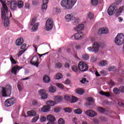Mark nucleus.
Returning <instances> with one entry per match:
<instances>
[{"instance_id": "473e14b6", "label": "nucleus", "mask_w": 124, "mask_h": 124, "mask_svg": "<svg viewBox=\"0 0 124 124\" xmlns=\"http://www.w3.org/2000/svg\"><path fill=\"white\" fill-rule=\"evenodd\" d=\"M49 91L50 93H54L56 91V87L51 86L49 87Z\"/></svg>"}, {"instance_id": "20e7f679", "label": "nucleus", "mask_w": 124, "mask_h": 124, "mask_svg": "<svg viewBox=\"0 0 124 124\" xmlns=\"http://www.w3.org/2000/svg\"><path fill=\"white\" fill-rule=\"evenodd\" d=\"M115 43L117 45H121L122 43L124 42V33H120L117 35V36L115 38Z\"/></svg>"}, {"instance_id": "6e6d98bb", "label": "nucleus", "mask_w": 124, "mask_h": 124, "mask_svg": "<svg viewBox=\"0 0 124 124\" xmlns=\"http://www.w3.org/2000/svg\"><path fill=\"white\" fill-rule=\"evenodd\" d=\"M5 2L7 3V4L9 5L13 2V1H12V0H5Z\"/></svg>"}, {"instance_id": "1a4fd4ad", "label": "nucleus", "mask_w": 124, "mask_h": 124, "mask_svg": "<svg viewBox=\"0 0 124 124\" xmlns=\"http://www.w3.org/2000/svg\"><path fill=\"white\" fill-rule=\"evenodd\" d=\"M38 57L37 56H34L30 61V63L32 65H34L36 67H38L39 65V62H38Z\"/></svg>"}, {"instance_id": "69168bd1", "label": "nucleus", "mask_w": 124, "mask_h": 124, "mask_svg": "<svg viewBox=\"0 0 124 124\" xmlns=\"http://www.w3.org/2000/svg\"><path fill=\"white\" fill-rule=\"evenodd\" d=\"M25 8L30 9V4L29 3H25Z\"/></svg>"}, {"instance_id": "79ce46f5", "label": "nucleus", "mask_w": 124, "mask_h": 124, "mask_svg": "<svg viewBox=\"0 0 124 124\" xmlns=\"http://www.w3.org/2000/svg\"><path fill=\"white\" fill-rule=\"evenodd\" d=\"M17 88L18 89L19 92H22L23 91V87L22 86H21V84H20V83L18 82L17 84Z\"/></svg>"}, {"instance_id": "e2e57ef3", "label": "nucleus", "mask_w": 124, "mask_h": 124, "mask_svg": "<svg viewBox=\"0 0 124 124\" xmlns=\"http://www.w3.org/2000/svg\"><path fill=\"white\" fill-rule=\"evenodd\" d=\"M118 105L119 106H122V107H124V104L122 102H119L118 103Z\"/></svg>"}, {"instance_id": "ddd939ff", "label": "nucleus", "mask_w": 124, "mask_h": 124, "mask_svg": "<svg viewBox=\"0 0 124 124\" xmlns=\"http://www.w3.org/2000/svg\"><path fill=\"white\" fill-rule=\"evenodd\" d=\"M39 93H40L43 99H45L48 97V95L46 94V91L43 89L39 91Z\"/></svg>"}, {"instance_id": "13d9d810", "label": "nucleus", "mask_w": 124, "mask_h": 124, "mask_svg": "<svg viewBox=\"0 0 124 124\" xmlns=\"http://www.w3.org/2000/svg\"><path fill=\"white\" fill-rule=\"evenodd\" d=\"M86 81H87V79H86V78H82L81 80L80 81V82L82 84H85V83H86Z\"/></svg>"}, {"instance_id": "338daca9", "label": "nucleus", "mask_w": 124, "mask_h": 124, "mask_svg": "<svg viewBox=\"0 0 124 124\" xmlns=\"http://www.w3.org/2000/svg\"><path fill=\"white\" fill-rule=\"evenodd\" d=\"M48 1V0H43V4H47Z\"/></svg>"}, {"instance_id": "de8ad7c7", "label": "nucleus", "mask_w": 124, "mask_h": 124, "mask_svg": "<svg viewBox=\"0 0 124 124\" xmlns=\"http://www.w3.org/2000/svg\"><path fill=\"white\" fill-rule=\"evenodd\" d=\"M56 86L58 87V88H60V89H63L64 88L63 85L62 83H56Z\"/></svg>"}, {"instance_id": "2eb2a0df", "label": "nucleus", "mask_w": 124, "mask_h": 124, "mask_svg": "<svg viewBox=\"0 0 124 124\" xmlns=\"http://www.w3.org/2000/svg\"><path fill=\"white\" fill-rule=\"evenodd\" d=\"M83 38V32L82 31H78L77 33L75 34V39L76 40H79Z\"/></svg>"}, {"instance_id": "09e8293b", "label": "nucleus", "mask_w": 124, "mask_h": 124, "mask_svg": "<svg viewBox=\"0 0 124 124\" xmlns=\"http://www.w3.org/2000/svg\"><path fill=\"white\" fill-rule=\"evenodd\" d=\"M25 51H26V49H24V50L19 51L18 53V57H21V56H22V55H23V54L24 53V52Z\"/></svg>"}, {"instance_id": "9b49d317", "label": "nucleus", "mask_w": 124, "mask_h": 124, "mask_svg": "<svg viewBox=\"0 0 124 124\" xmlns=\"http://www.w3.org/2000/svg\"><path fill=\"white\" fill-rule=\"evenodd\" d=\"M46 119L47 121H49L47 124H55V122H54L56 120L55 116L49 115L47 116Z\"/></svg>"}, {"instance_id": "a19ab883", "label": "nucleus", "mask_w": 124, "mask_h": 124, "mask_svg": "<svg viewBox=\"0 0 124 124\" xmlns=\"http://www.w3.org/2000/svg\"><path fill=\"white\" fill-rule=\"evenodd\" d=\"M64 99L67 101H70L71 97L69 95H65L64 97Z\"/></svg>"}, {"instance_id": "f257e3e1", "label": "nucleus", "mask_w": 124, "mask_h": 124, "mask_svg": "<svg viewBox=\"0 0 124 124\" xmlns=\"http://www.w3.org/2000/svg\"><path fill=\"white\" fill-rule=\"evenodd\" d=\"M2 8L1 9V14L2 19L4 20V26L5 27H8L9 26V18H8V8L6 6V4L2 1V0H0Z\"/></svg>"}, {"instance_id": "cd10ccee", "label": "nucleus", "mask_w": 124, "mask_h": 124, "mask_svg": "<svg viewBox=\"0 0 124 124\" xmlns=\"http://www.w3.org/2000/svg\"><path fill=\"white\" fill-rule=\"evenodd\" d=\"M16 3H17L16 4L18 8H22V7L24 6V2H23V1L21 0H18Z\"/></svg>"}, {"instance_id": "4c0bfd02", "label": "nucleus", "mask_w": 124, "mask_h": 124, "mask_svg": "<svg viewBox=\"0 0 124 124\" xmlns=\"http://www.w3.org/2000/svg\"><path fill=\"white\" fill-rule=\"evenodd\" d=\"M39 119V116L38 115H36V116L34 117L32 119V123H36L37 122Z\"/></svg>"}, {"instance_id": "bf43d9fd", "label": "nucleus", "mask_w": 124, "mask_h": 124, "mask_svg": "<svg viewBox=\"0 0 124 124\" xmlns=\"http://www.w3.org/2000/svg\"><path fill=\"white\" fill-rule=\"evenodd\" d=\"M55 12H56V13H61V9L59 8H56Z\"/></svg>"}, {"instance_id": "b1692460", "label": "nucleus", "mask_w": 124, "mask_h": 124, "mask_svg": "<svg viewBox=\"0 0 124 124\" xmlns=\"http://www.w3.org/2000/svg\"><path fill=\"white\" fill-rule=\"evenodd\" d=\"M76 30L77 31H81L84 30V24H79L78 26L76 28Z\"/></svg>"}, {"instance_id": "6e6552de", "label": "nucleus", "mask_w": 124, "mask_h": 124, "mask_svg": "<svg viewBox=\"0 0 124 124\" xmlns=\"http://www.w3.org/2000/svg\"><path fill=\"white\" fill-rule=\"evenodd\" d=\"M15 102H16V99L15 98L8 99L5 102V106H6V107H9L12 106V105H13V104H15Z\"/></svg>"}, {"instance_id": "7ed1b4c3", "label": "nucleus", "mask_w": 124, "mask_h": 124, "mask_svg": "<svg viewBox=\"0 0 124 124\" xmlns=\"http://www.w3.org/2000/svg\"><path fill=\"white\" fill-rule=\"evenodd\" d=\"M12 87L11 85H7L5 87H0V94L1 96L6 97L9 94H11Z\"/></svg>"}, {"instance_id": "58836bf2", "label": "nucleus", "mask_w": 124, "mask_h": 124, "mask_svg": "<svg viewBox=\"0 0 124 124\" xmlns=\"http://www.w3.org/2000/svg\"><path fill=\"white\" fill-rule=\"evenodd\" d=\"M91 4L92 5H97L98 4V0H91Z\"/></svg>"}, {"instance_id": "052dcab7", "label": "nucleus", "mask_w": 124, "mask_h": 124, "mask_svg": "<svg viewBox=\"0 0 124 124\" xmlns=\"http://www.w3.org/2000/svg\"><path fill=\"white\" fill-rule=\"evenodd\" d=\"M65 68H69L70 67V64L68 63H65L64 64Z\"/></svg>"}, {"instance_id": "0eeeda50", "label": "nucleus", "mask_w": 124, "mask_h": 124, "mask_svg": "<svg viewBox=\"0 0 124 124\" xmlns=\"http://www.w3.org/2000/svg\"><path fill=\"white\" fill-rule=\"evenodd\" d=\"M53 26H54L53 19L51 18L47 19L46 23V31H51L53 29Z\"/></svg>"}, {"instance_id": "a18cd8bd", "label": "nucleus", "mask_w": 124, "mask_h": 124, "mask_svg": "<svg viewBox=\"0 0 124 124\" xmlns=\"http://www.w3.org/2000/svg\"><path fill=\"white\" fill-rule=\"evenodd\" d=\"M108 70L109 71H115L116 70V67L114 66H109L108 67Z\"/></svg>"}, {"instance_id": "0e129e2a", "label": "nucleus", "mask_w": 124, "mask_h": 124, "mask_svg": "<svg viewBox=\"0 0 124 124\" xmlns=\"http://www.w3.org/2000/svg\"><path fill=\"white\" fill-rule=\"evenodd\" d=\"M95 75L96 76V77H100L101 75L98 73V72L97 71H96L95 73Z\"/></svg>"}, {"instance_id": "a211bd4d", "label": "nucleus", "mask_w": 124, "mask_h": 124, "mask_svg": "<svg viewBox=\"0 0 124 124\" xmlns=\"http://www.w3.org/2000/svg\"><path fill=\"white\" fill-rule=\"evenodd\" d=\"M65 19H66V20H67L68 22H70L72 21V20H74V19H75V17L71 14H67V15H66Z\"/></svg>"}, {"instance_id": "c756f323", "label": "nucleus", "mask_w": 124, "mask_h": 124, "mask_svg": "<svg viewBox=\"0 0 124 124\" xmlns=\"http://www.w3.org/2000/svg\"><path fill=\"white\" fill-rule=\"evenodd\" d=\"M78 99V98L74 96H73L72 97H71V100L70 101V102H71V103H75V102H76V101H77V100Z\"/></svg>"}, {"instance_id": "3c124183", "label": "nucleus", "mask_w": 124, "mask_h": 124, "mask_svg": "<svg viewBox=\"0 0 124 124\" xmlns=\"http://www.w3.org/2000/svg\"><path fill=\"white\" fill-rule=\"evenodd\" d=\"M87 100L89 103H91V102H93V98L92 97H89L88 98Z\"/></svg>"}, {"instance_id": "5fc2aeb1", "label": "nucleus", "mask_w": 124, "mask_h": 124, "mask_svg": "<svg viewBox=\"0 0 124 124\" xmlns=\"http://www.w3.org/2000/svg\"><path fill=\"white\" fill-rule=\"evenodd\" d=\"M47 4H43L42 6V9L46 10L47 9Z\"/></svg>"}, {"instance_id": "423d86ee", "label": "nucleus", "mask_w": 124, "mask_h": 124, "mask_svg": "<svg viewBox=\"0 0 124 124\" xmlns=\"http://www.w3.org/2000/svg\"><path fill=\"white\" fill-rule=\"evenodd\" d=\"M78 68L80 71L84 72L87 71V70L89 69V67L86 63H84L83 62H80L78 63Z\"/></svg>"}, {"instance_id": "39448f33", "label": "nucleus", "mask_w": 124, "mask_h": 124, "mask_svg": "<svg viewBox=\"0 0 124 124\" xmlns=\"http://www.w3.org/2000/svg\"><path fill=\"white\" fill-rule=\"evenodd\" d=\"M88 50L90 51V52H93L94 53H97L98 50H99V44L97 42H94L93 44V46L88 47L87 48Z\"/></svg>"}, {"instance_id": "864d4df0", "label": "nucleus", "mask_w": 124, "mask_h": 124, "mask_svg": "<svg viewBox=\"0 0 124 124\" xmlns=\"http://www.w3.org/2000/svg\"><path fill=\"white\" fill-rule=\"evenodd\" d=\"M56 66L57 68H61V67H62V63H61L60 62H57L56 64Z\"/></svg>"}, {"instance_id": "2f4dec72", "label": "nucleus", "mask_w": 124, "mask_h": 124, "mask_svg": "<svg viewBox=\"0 0 124 124\" xmlns=\"http://www.w3.org/2000/svg\"><path fill=\"white\" fill-rule=\"evenodd\" d=\"M113 92L115 94H119L121 93V90L118 89L117 88H115L113 90Z\"/></svg>"}, {"instance_id": "603ef678", "label": "nucleus", "mask_w": 124, "mask_h": 124, "mask_svg": "<svg viewBox=\"0 0 124 124\" xmlns=\"http://www.w3.org/2000/svg\"><path fill=\"white\" fill-rule=\"evenodd\" d=\"M82 59L83 60H89V59H90V56H89V55H84L82 56Z\"/></svg>"}, {"instance_id": "f03ea898", "label": "nucleus", "mask_w": 124, "mask_h": 124, "mask_svg": "<svg viewBox=\"0 0 124 124\" xmlns=\"http://www.w3.org/2000/svg\"><path fill=\"white\" fill-rule=\"evenodd\" d=\"M77 0H62L61 5L67 10H70L76 3Z\"/></svg>"}, {"instance_id": "c85d7f7f", "label": "nucleus", "mask_w": 124, "mask_h": 124, "mask_svg": "<svg viewBox=\"0 0 124 124\" xmlns=\"http://www.w3.org/2000/svg\"><path fill=\"white\" fill-rule=\"evenodd\" d=\"M97 111L98 112H99V113H101V114H103L105 113V109L101 107H98L97 108Z\"/></svg>"}, {"instance_id": "4be33fe9", "label": "nucleus", "mask_w": 124, "mask_h": 124, "mask_svg": "<svg viewBox=\"0 0 124 124\" xmlns=\"http://www.w3.org/2000/svg\"><path fill=\"white\" fill-rule=\"evenodd\" d=\"M63 99V98L62 96H56L54 97V100L56 101V102H61L62 101V100Z\"/></svg>"}, {"instance_id": "72a5a7b5", "label": "nucleus", "mask_w": 124, "mask_h": 124, "mask_svg": "<svg viewBox=\"0 0 124 124\" xmlns=\"http://www.w3.org/2000/svg\"><path fill=\"white\" fill-rule=\"evenodd\" d=\"M74 112L75 113V114H78V115L82 114V110H81L80 108L74 110Z\"/></svg>"}, {"instance_id": "412c9836", "label": "nucleus", "mask_w": 124, "mask_h": 124, "mask_svg": "<svg viewBox=\"0 0 124 124\" xmlns=\"http://www.w3.org/2000/svg\"><path fill=\"white\" fill-rule=\"evenodd\" d=\"M124 9V6H122L120 7L117 11V12L115 14V17H119L120 15H121V13L123 12V10Z\"/></svg>"}, {"instance_id": "37998d69", "label": "nucleus", "mask_w": 124, "mask_h": 124, "mask_svg": "<svg viewBox=\"0 0 124 124\" xmlns=\"http://www.w3.org/2000/svg\"><path fill=\"white\" fill-rule=\"evenodd\" d=\"M72 69L75 72H77L78 71V67L76 65L72 66Z\"/></svg>"}, {"instance_id": "aec40b11", "label": "nucleus", "mask_w": 124, "mask_h": 124, "mask_svg": "<svg viewBox=\"0 0 124 124\" xmlns=\"http://www.w3.org/2000/svg\"><path fill=\"white\" fill-rule=\"evenodd\" d=\"M24 43V39L20 38L16 40V44L17 46H21Z\"/></svg>"}, {"instance_id": "680f3d73", "label": "nucleus", "mask_w": 124, "mask_h": 124, "mask_svg": "<svg viewBox=\"0 0 124 124\" xmlns=\"http://www.w3.org/2000/svg\"><path fill=\"white\" fill-rule=\"evenodd\" d=\"M25 47H27V45L26 44H23V45L20 47L21 50H23V49H25Z\"/></svg>"}, {"instance_id": "8fccbe9b", "label": "nucleus", "mask_w": 124, "mask_h": 124, "mask_svg": "<svg viewBox=\"0 0 124 124\" xmlns=\"http://www.w3.org/2000/svg\"><path fill=\"white\" fill-rule=\"evenodd\" d=\"M58 124H64V120L62 119V118H60L58 120Z\"/></svg>"}, {"instance_id": "5701e85b", "label": "nucleus", "mask_w": 124, "mask_h": 124, "mask_svg": "<svg viewBox=\"0 0 124 124\" xmlns=\"http://www.w3.org/2000/svg\"><path fill=\"white\" fill-rule=\"evenodd\" d=\"M51 109V108L49 106H45L43 108H42V112H44V113L46 112H49Z\"/></svg>"}, {"instance_id": "6ab92c4d", "label": "nucleus", "mask_w": 124, "mask_h": 124, "mask_svg": "<svg viewBox=\"0 0 124 124\" xmlns=\"http://www.w3.org/2000/svg\"><path fill=\"white\" fill-rule=\"evenodd\" d=\"M10 8L13 11L16 10L17 8V2L16 1H13V2L11 3Z\"/></svg>"}, {"instance_id": "7c9ffc66", "label": "nucleus", "mask_w": 124, "mask_h": 124, "mask_svg": "<svg viewBox=\"0 0 124 124\" xmlns=\"http://www.w3.org/2000/svg\"><path fill=\"white\" fill-rule=\"evenodd\" d=\"M46 104L47 106H54L55 105V102L53 101H47L46 102Z\"/></svg>"}, {"instance_id": "e433bc0d", "label": "nucleus", "mask_w": 124, "mask_h": 124, "mask_svg": "<svg viewBox=\"0 0 124 124\" xmlns=\"http://www.w3.org/2000/svg\"><path fill=\"white\" fill-rule=\"evenodd\" d=\"M100 65L101 66H105V65H107V61H102L100 62Z\"/></svg>"}, {"instance_id": "f3484780", "label": "nucleus", "mask_w": 124, "mask_h": 124, "mask_svg": "<svg viewBox=\"0 0 124 124\" xmlns=\"http://www.w3.org/2000/svg\"><path fill=\"white\" fill-rule=\"evenodd\" d=\"M99 34H105L108 33V29L107 28H102L99 30Z\"/></svg>"}, {"instance_id": "dca6fc26", "label": "nucleus", "mask_w": 124, "mask_h": 124, "mask_svg": "<svg viewBox=\"0 0 124 124\" xmlns=\"http://www.w3.org/2000/svg\"><path fill=\"white\" fill-rule=\"evenodd\" d=\"M85 114L89 117H95L96 116V112L92 110H88L85 112Z\"/></svg>"}, {"instance_id": "9d476101", "label": "nucleus", "mask_w": 124, "mask_h": 124, "mask_svg": "<svg viewBox=\"0 0 124 124\" xmlns=\"http://www.w3.org/2000/svg\"><path fill=\"white\" fill-rule=\"evenodd\" d=\"M35 19L33 18L31 24V26H33L32 27V30L33 31H35L37 30L38 26H39V23H35Z\"/></svg>"}, {"instance_id": "f8f14e48", "label": "nucleus", "mask_w": 124, "mask_h": 124, "mask_svg": "<svg viewBox=\"0 0 124 124\" xmlns=\"http://www.w3.org/2000/svg\"><path fill=\"white\" fill-rule=\"evenodd\" d=\"M108 15L110 16L113 15V14H115L116 13V10H115V7L110 6L108 10Z\"/></svg>"}, {"instance_id": "bb28decb", "label": "nucleus", "mask_w": 124, "mask_h": 124, "mask_svg": "<svg viewBox=\"0 0 124 124\" xmlns=\"http://www.w3.org/2000/svg\"><path fill=\"white\" fill-rule=\"evenodd\" d=\"M99 93L100 94H101V95H104L107 97H109V96H110V93H109V92H105L103 91H101Z\"/></svg>"}, {"instance_id": "49530a36", "label": "nucleus", "mask_w": 124, "mask_h": 124, "mask_svg": "<svg viewBox=\"0 0 124 124\" xmlns=\"http://www.w3.org/2000/svg\"><path fill=\"white\" fill-rule=\"evenodd\" d=\"M10 61L13 64H16V63H17L16 61L15 60L14 58H13L12 56H11L10 57Z\"/></svg>"}, {"instance_id": "393cba45", "label": "nucleus", "mask_w": 124, "mask_h": 124, "mask_svg": "<svg viewBox=\"0 0 124 124\" xmlns=\"http://www.w3.org/2000/svg\"><path fill=\"white\" fill-rule=\"evenodd\" d=\"M43 80L45 83H49L51 79H50V77H49L47 75H46L43 78Z\"/></svg>"}, {"instance_id": "f704fd0d", "label": "nucleus", "mask_w": 124, "mask_h": 124, "mask_svg": "<svg viewBox=\"0 0 124 124\" xmlns=\"http://www.w3.org/2000/svg\"><path fill=\"white\" fill-rule=\"evenodd\" d=\"M62 75L61 73L57 74L54 77V78L56 80H58L59 79H62Z\"/></svg>"}, {"instance_id": "4d7b16f0", "label": "nucleus", "mask_w": 124, "mask_h": 124, "mask_svg": "<svg viewBox=\"0 0 124 124\" xmlns=\"http://www.w3.org/2000/svg\"><path fill=\"white\" fill-rule=\"evenodd\" d=\"M64 84L65 85H70V80L67 79L64 81Z\"/></svg>"}, {"instance_id": "4468645a", "label": "nucleus", "mask_w": 124, "mask_h": 124, "mask_svg": "<svg viewBox=\"0 0 124 124\" xmlns=\"http://www.w3.org/2000/svg\"><path fill=\"white\" fill-rule=\"evenodd\" d=\"M23 68V67H19L18 66H15L12 68L11 72L12 74H17V71H19L20 69Z\"/></svg>"}, {"instance_id": "c03bdc74", "label": "nucleus", "mask_w": 124, "mask_h": 124, "mask_svg": "<svg viewBox=\"0 0 124 124\" xmlns=\"http://www.w3.org/2000/svg\"><path fill=\"white\" fill-rule=\"evenodd\" d=\"M88 17L89 19H93V17H94V16L93 15V13H89L88 14Z\"/></svg>"}, {"instance_id": "a878e982", "label": "nucleus", "mask_w": 124, "mask_h": 124, "mask_svg": "<svg viewBox=\"0 0 124 124\" xmlns=\"http://www.w3.org/2000/svg\"><path fill=\"white\" fill-rule=\"evenodd\" d=\"M27 115L29 117H31V116H35L36 115V111L34 110H31L27 112Z\"/></svg>"}, {"instance_id": "774afa93", "label": "nucleus", "mask_w": 124, "mask_h": 124, "mask_svg": "<svg viewBox=\"0 0 124 124\" xmlns=\"http://www.w3.org/2000/svg\"><path fill=\"white\" fill-rule=\"evenodd\" d=\"M109 84L111 85V86H114L115 85V82H113V80H110L109 82Z\"/></svg>"}, {"instance_id": "c9c22d12", "label": "nucleus", "mask_w": 124, "mask_h": 124, "mask_svg": "<svg viewBox=\"0 0 124 124\" xmlns=\"http://www.w3.org/2000/svg\"><path fill=\"white\" fill-rule=\"evenodd\" d=\"M65 113H71L72 109L70 108H65L63 109Z\"/></svg>"}, {"instance_id": "ea45409f", "label": "nucleus", "mask_w": 124, "mask_h": 124, "mask_svg": "<svg viewBox=\"0 0 124 124\" xmlns=\"http://www.w3.org/2000/svg\"><path fill=\"white\" fill-rule=\"evenodd\" d=\"M77 93L78 94H83V93H84V90H83L82 89H78L77 90Z\"/></svg>"}]
</instances>
